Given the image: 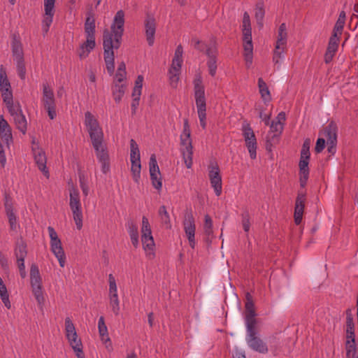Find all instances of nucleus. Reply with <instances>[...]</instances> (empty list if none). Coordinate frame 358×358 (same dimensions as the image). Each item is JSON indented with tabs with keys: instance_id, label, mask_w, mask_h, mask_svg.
<instances>
[{
	"instance_id": "obj_1",
	"label": "nucleus",
	"mask_w": 358,
	"mask_h": 358,
	"mask_svg": "<svg viewBox=\"0 0 358 358\" xmlns=\"http://www.w3.org/2000/svg\"><path fill=\"white\" fill-rule=\"evenodd\" d=\"M124 13L118 10L111 25V31L105 29L103 33V57L106 67L110 76L115 71V56L113 49L120 47L122 37L124 33Z\"/></svg>"
},
{
	"instance_id": "obj_2",
	"label": "nucleus",
	"mask_w": 358,
	"mask_h": 358,
	"mask_svg": "<svg viewBox=\"0 0 358 358\" xmlns=\"http://www.w3.org/2000/svg\"><path fill=\"white\" fill-rule=\"evenodd\" d=\"M86 41L80 45L78 50V55L80 59L86 58L89 53L95 48V19L94 13L88 11L84 24Z\"/></svg>"
},
{
	"instance_id": "obj_3",
	"label": "nucleus",
	"mask_w": 358,
	"mask_h": 358,
	"mask_svg": "<svg viewBox=\"0 0 358 358\" xmlns=\"http://www.w3.org/2000/svg\"><path fill=\"white\" fill-rule=\"evenodd\" d=\"M194 91L200 124L205 129L206 128V103L204 86L202 85V79L200 76L194 80Z\"/></svg>"
},
{
	"instance_id": "obj_4",
	"label": "nucleus",
	"mask_w": 358,
	"mask_h": 358,
	"mask_svg": "<svg viewBox=\"0 0 358 358\" xmlns=\"http://www.w3.org/2000/svg\"><path fill=\"white\" fill-rule=\"evenodd\" d=\"M310 139L306 138L304 140L301 150V156L299 163V182L300 186L303 189L307 183L309 177V159H310Z\"/></svg>"
},
{
	"instance_id": "obj_5",
	"label": "nucleus",
	"mask_w": 358,
	"mask_h": 358,
	"mask_svg": "<svg viewBox=\"0 0 358 358\" xmlns=\"http://www.w3.org/2000/svg\"><path fill=\"white\" fill-rule=\"evenodd\" d=\"M246 341L248 346L254 351L262 354H266L268 348L266 343L259 337L256 329V325L246 327Z\"/></svg>"
},
{
	"instance_id": "obj_6",
	"label": "nucleus",
	"mask_w": 358,
	"mask_h": 358,
	"mask_svg": "<svg viewBox=\"0 0 358 358\" xmlns=\"http://www.w3.org/2000/svg\"><path fill=\"white\" fill-rule=\"evenodd\" d=\"M30 282L32 292L38 304H43L45 301L42 291V279L40 275L38 267L33 264L30 268Z\"/></svg>"
},
{
	"instance_id": "obj_7",
	"label": "nucleus",
	"mask_w": 358,
	"mask_h": 358,
	"mask_svg": "<svg viewBox=\"0 0 358 358\" xmlns=\"http://www.w3.org/2000/svg\"><path fill=\"white\" fill-rule=\"evenodd\" d=\"M85 125L87 128L92 143L97 141H103V133L97 119L91 112L85 113Z\"/></svg>"
},
{
	"instance_id": "obj_8",
	"label": "nucleus",
	"mask_w": 358,
	"mask_h": 358,
	"mask_svg": "<svg viewBox=\"0 0 358 358\" xmlns=\"http://www.w3.org/2000/svg\"><path fill=\"white\" fill-rule=\"evenodd\" d=\"M48 231L50 238V249L52 253L57 258L61 267H64L66 263V255L63 250L61 240L52 227H48Z\"/></svg>"
},
{
	"instance_id": "obj_9",
	"label": "nucleus",
	"mask_w": 358,
	"mask_h": 358,
	"mask_svg": "<svg viewBox=\"0 0 358 358\" xmlns=\"http://www.w3.org/2000/svg\"><path fill=\"white\" fill-rule=\"evenodd\" d=\"M42 103L44 108L48 112L50 119H55L57 116L55 99L53 90L48 83L43 84Z\"/></svg>"
},
{
	"instance_id": "obj_10",
	"label": "nucleus",
	"mask_w": 358,
	"mask_h": 358,
	"mask_svg": "<svg viewBox=\"0 0 358 358\" xmlns=\"http://www.w3.org/2000/svg\"><path fill=\"white\" fill-rule=\"evenodd\" d=\"M103 142V141H97L92 142V144L95 150L96 156L101 164V171L106 174L110 171V164L108 151Z\"/></svg>"
},
{
	"instance_id": "obj_11",
	"label": "nucleus",
	"mask_w": 358,
	"mask_h": 358,
	"mask_svg": "<svg viewBox=\"0 0 358 358\" xmlns=\"http://www.w3.org/2000/svg\"><path fill=\"white\" fill-rule=\"evenodd\" d=\"M286 30L285 24L282 23L278 29V39L273 57V61L275 64H278L282 57L287 44V34Z\"/></svg>"
},
{
	"instance_id": "obj_12",
	"label": "nucleus",
	"mask_w": 358,
	"mask_h": 358,
	"mask_svg": "<svg viewBox=\"0 0 358 358\" xmlns=\"http://www.w3.org/2000/svg\"><path fill=\"white\" fill-rule=\"evenodd\" d=\"M15 256L17 260V267L19 268L20 275L22 278H24L27 275L24 259L27 255V244L22 238L16 242L15 248Z\"/></svg>"
},
{
	"instance_id": "obj_13",
	"label": "nucleus",
	"mask_w": 358,
	"mask_h": 358,
	"mask_svg": "<svg viewBox=\"0 0 358 358\" xmlns=\"http://www.w3.org/2000/svg\"><path fill=\"white\" fill-rule=\"evenodd\" d=\"M243 136L251 159L257 157V139L250 124L245 123L242 127Z\"/></svg>"
},
{
	"instance_id": "obj_14",
	"label": "nucleus",
	"mask_w": 358,
	"mask_h": 358,
	"mask_svg": "<svg viewBox=\"0 0 358 358\" xmlns=\"http://www.w3.org/2000/svg\"><path fill=\"white\" fill-rule=\"evenodd\" d=\"M243 41L244 57L246 64L249 66L252 63L253 44L252 41V29H243Z\"/></svg>"
},
{
	"instance_id": "obj_15",
	"label": "nucleus",
	"mask_w": 358,
	"mask_h": 358,
	"mask_svg": "<svg viewBox=\"0 0 358 358\" xmlns=\"http://www.w3.org/2000/svg\"><path fill=\"white\" fill-rule=\"evenodd\" d=\"M180 151L184 162L187 169L192 166L193 147L192 138L189 136H180Z\"/></svg>"
},
{
	"instance_id": "obj_16",
	"label": "nucleus",
	"mask_w": 358,
	"mask_h": 358,
	"mask_svg": "<svg viewBox=\"0 0 358 358\" xmlns=\"http://www.w3.org/2000/svg\"><path fill=\"white\" fill-rule=\"evenodd\" d=\"M184 230L186 234V236L188 239L190 247L194 249L196 245L195 241V231L196 226L195 222L193 215L189 213H186L185 215V219L183 221Z\"/></svg>"
},
{
	"instance_id": "obj_17",
	"label": "nucleus",
	"mask_w": 358,
	"mask_h": 358,
	"mask_svg": "<svg viewBox=\"0 0 358 358\" xmlns=\"http://www.w3.org/2000/svg\"><path fill=\"white\" fill-rule=\"evenodd\" d=\"M208 176L211 186L213 187L215 194L220 196L222 193V177L218 165L211 164L209 167Z\"/></svg>"
},
{
	"instance_id": "obj_18",
	"label": "nucleus",
	"mask_w": 358,
	"mask_h": 358,
	"mask_svg": "<svg viewBox=\"0 0 358 358\" xmlns=\"http://www.w3.org/2000/svg\"><path fill=\"white\" fill-rule=\"evenodd\" d=\"M306 200V196L305 191L302 189L299 190L295 201L294 215V222L296 225L300 224L302 221Z\"/></svg>"
},
{
	"instance_id": "obj_19",
	"label": "nucleus",
	"mask_w": 358,
	"mask_h": 358,
	"mask_svg": "<svg viewBox=\"0 0 358 358\" xmlns=\"http://www.w3.org/2000/svg\"><path fill=\"white\" fill-rule=\"evenodd\" d=\"M157 174L160 175L159 169L155 155H152L150 159V180L153 187L160 190L162 187V178H157Z\"/></svg>"
},
{
	"instance_id": "obj_20",
	"label": "nucleus",
	"mask_w": 358,
	"mask_h": 358,
	"mask_svg": "<svg viewBox=\"0 0 358 358\" xmlns=\"http://www.w3.org/2000/svg\"><path fill=\"white\" fill-rule=\"evenodd\" d=\"M32 152L38 169L48 178V171L46 167L47 159L45 152L39 148L38 145H36V147H32Z\"/></svg>"
},
{
	"instance_id": "obj_21",
	"label": "nucleus",
	"mask_w": 358,
	"mask_h": 358,
	"mask_svg": "<svg viewBox=\"0 0 358 358\" xmlns=\"http://www.w3.org/2000/svg\"><path fill=\"white\" fill-rule=\"evenodd\" d=\"M145 32L146 40L149 46H152L155 42V35L156 31V21L153 16L147 15L145 21Z\"/></svg>"
},
{
	"instance_id": "obj_22",
	"label": "nucleus",
	"mask_w": 358,
	"mask_h": 358,
	"mask_svg": "<svg viewBox=\"0 0 358 358\" xmlns=\"http://www.w3.org/2000/svg\"><path fill=\"white\" fill-rule=\"evenodd\" d=\"M339 40V36H336V34H332L329 38L327 51L324 55V62L326 64H329L332 61L336 52H337Z\"/></svg>"
},
{
	"instance_id": "obj_23",
	"label": "nucleus",
	"mask_w": 358,
	"mask_h": 358,
	"mask_svg": "<svg viewBox=\"0 0 358 358\" xmlns=\"http://www.w3.org/2000/svg\"><path fill=\"white\" fill-rule=\"evenodd\" d=\"M247 302L245 303V324L246 327H248L250 325H256L257 324V320L255 318L256 317V313L255 310V305L251 299V296L248 294H247Z\"/></svg>"
},
{
	"instance_id": "obj_24",
	"label": "nucleus",
	"mask_w": 358,
	"mask_h": 358,
	"mask_svg": "<svg viewBox=\"0 0 358 358\" xmlns=\"http://www.w3.org/2000/svg\"><path fill=\"white\" fill-rule=\"evenodd\" d=\"M55 2L54 0H44L45 13L46 17L43 20V24L46 27L45 31H48L52 22Z\"/></svg>"
},
{
	"instance_id": "obj_25",
	"label": "nucleus",
	"mask_w": 358,
	"mask_h": 358,
	"mask_svg": "<svg viewBox=\"0 0 358 358\" xmlns=\"http://www.w3.org/2000/svg\"><path fill=\"white\" fill-rule=\"evenodd\" d=\"M337 125L334 121H331L324 128L323 134L327 138V143H337Z\"/></svg>"
},
{
	"instance_id": "obj_26",
	"label": "nucleus",
	"mask_w": 358,
	"mask_h": 358,
	"mask_svg": "<svg viewBox=\"0 0 358 358\" xmlns=\"http://www.w3.org/2000/svg\"><path fill=\"white\" fill-rule=\"evenodd\" d=\"M206 55L208 57L207 65L208 67L209 74L211 76H215L217 70V50L208 48L206 50Z\"/></svg>"
},
{
	"instance_id": "obj_27",
	"label": "nucleus",
	"mask_w": 358,
	"mask_h": 358,
	"mask_svg": "<svg viewBox=\"0 0 358 358\" xmlns=\"http://www.w3.org/2000/svg\"><path fill=\"white\" fill-rule=\"evenodd\" d=\"M0 136L7 144L12 141L11 128L3 115L0 117Z\"/></svg>"
},
{
	"instance_id": "obj_28",
	"label": "nucleus",
	"mask_w": 358,
	"mask_h": 358,
	"mask_svg": "<svg viewBox=\"0 0 358 358\" xmlns=\"http://www.w3.org/2000/svg\"><path fill=\"white\" fill-rule=\"evenodd\" d=\"M141 241L144 250L147 252V256L152 259L155 256L154 248L155 242L152 235H142Z\"/></svg>"
},
{
	"instance_id": "obj_29",
	"label": "nucleus",
	"mask_w": 358,
	"mask_h": 358,
	"mask_svg": "<svg viewBox=\"0 0 358 358\" xmlns=\"http://www.w3.org/2000/svg\"><path fill=\"white\" fill-rule=\"evenodd\" d=\"M11 48L15 60L24 59V53L21 41L20 39L17 38L15 35L13 36V38Z\"/></svg>"
},
{
	"instance_id": "obj_30",
	"label": "nucleus",
	"mask_w": 358,
	"mask_h": 358,
	"mask_svg": "<svg viewBox=\"0 0 358 358\" xmlns=\"http://www.w3.org/2000/svg\"><path fill=\"white\" fill-rule=\"evenodd\" d=\"M280 135L279 133L273 134L272 132H268L266 137V144L265 148L267 152H271L273 148H275L280 141Z\"/></svg>"
},
{
	"instance_id": "obj_31",
	"label": "nucleus",
	"mask_w": 358,
	"mask_h": 358,
	"mask_svg": "<svg viewBox=\"0 0 358 358\" xmlns=\"http://www.w3.org/2000/svg\"><path fill=\"white\" fill-rule=\"evenodd\" d=\"M126 85L124 84L113 83L112 86V93L114 100L119 103L124 94Z\"/></svg>"
},
{
	"instance_id": "obj_32",
	"label": "nucleus",
	"mask_w": 358,
	"mask_h": 358,
	"mask_svg": "<svg viewBox=\"0 0 358 358\" xmlns=\"http://www.w3.org/2000/svg\"><path fill=\"white\" fill-rule=\"evenodd\" d=\"M98 329L101 340L106 343L107 342L110 343V338L108 334V329L104 322V317L101 316L98 322ZM111 343H110V345Z\"/></svg>"
},
{
	"instance_id": "obj_33",
	"label": "nucleus",
	"mask_w": 358,
	"mask_h": 358,
	"mask_svg": "<svg viewBox=\"0 0 358 358\" xmlns=\"http://www.w3.org/2000/svg\"><path fill=\"white\" fill-rule=\"evenodd\" d=\"M65 331L68 341L78 338L75 326L69 317L65 319Z\"/></svg>"
},
{
	"instance_id": "obj_34",
	"label": "nucleus",
	"mask_w": 358,
	"mask_h": 358,
	"mask_svg": "<svg viewBox=\"0 0 358 358\" xmlns=\"http://www.w3.org/2000/svg\"><path fill=\"white\" fill-rule=\"evenodd\" d=\"M258 87L261 96L264 102L270 101L271 96L266 83L262 78L258 79Z\"/></svg>"
},
{
	"instance_id": "obj_35",
	"label": "nucleus",
	"mask_w": 358,
	"mask_h": 358,
	"mask_svg": "<svg viewBox=\"0 0 358 358\" xmlns=\"http://www.w3.org/2000/svg\"><path fill=\"white\" fill-rule=\"evenodd\" d=\"M13 119L16 128L23 134H25L27 129V122L22 112L13 117Z\"/></svg>"
},
{
	"instance_id": "obj_36",
	"label": "nucleus",
	"mask_w": 358,
	"mask_h": 358,
	"mask_svg": "<svg viewBox=\"0 0 358 358\" xmlns=\"http://www.w3.org/2000/svg\"><path fill=\"white\" fill-rule=\"evenodd\" d=\"M346 358H358L355 341H345Z\"/></svg>"
},
{
	"instance_id": "obj_37",
	"label": "nucleus",
	"mask_w": 358,
	"mask_h": 358,
	"mask_svg": "<svg viewBox=\"0 0 358 358\" xmlns=\"http://www.w3.org/2000/svg\"><path fill=\"white\" fill-rule=\"evenodd\" d=\"M345 18L346 16L345 11H341L339 14L338 19L334 27L333 34H336V36L341 35L345 22Z\"/></svg>"
},
{
	"instance_id": "obj_38",
	"label": "nucleus",
	"mask_w": 358,
	"mask_h": 358,
	"mask_svg": "<svg viewBox=\"0 0 358 358\" xmlns=\"http://www.w3.org/2000/svg\"><path fill=\"white\" fill-rule=\"evenodd\" d=\"M130 160L141 161L138 145L134 139L130 140Z\"/></svg>"
},
{
	"instance_id": "obj_39",
	"label": "nucleus",
	"mask_w": 358,
	"mask_h": 358,
	"mask_svg": "<svg viewBox=\"0 0 358 358\" xmlns=\"http://www.w3.org/2000/svg\"><path fill=\"white\" fill-rule=\"evenodd\" d=\"M73 213V220L76 222V227L78 230L81 229L83 227V213L81 210V206L71 208Z\"/></svg>"
},
{
	"instance_id": "obj_40",
	"label": "nucleus",
	"mask_w": 358,
	"mask_h": 358,
	"mask_svg": "<svg viewBox=\"0 0 358 358\" xmlns=\"http://www.w3.org/2000/svg\"><path fill=\"white\" fill-rule=\"evenodd\" d=\"M159 215L160 216L162 223L166 226V228L171 229V224L170 217L165 206H162L159 207Z\"/></svg>"
},
{
	"instance_id": "obj_41",
	"label": "nucleus",
	"mask_w": 358,
	"mask_h": 358,
	"mask_svg": "<svg viewBox=\"0 0 358 358\" xmlns=\"http://www.w3.org/2000/svg\"><path fill=\"white\" fill-rule=\"evenodd\" d=\"M69 206L71 208L81 206L78 190L74 187L70 192Z\"/></svg>"
},
{
	"instance_id": "obj_42",
	"label": "nucleus",
	"mask_w": 358,
	"mask_h": 358,
	"mask_svg": "<svg viewBox=\"0 0 358 358\" xmlns=\"http://www.w3.org/2000/svg\"><path fill=\"white\" fill-rule=\"evenodd\" d=\"M131 171L132 173L133 179L136 182H138L141 177V161H133L131 162Z\"/></svg>"
},
{
	"instance_id": "obj_43",
	"label": "nucleus",
	"mask_w": 358,
	"mask_h": 358,
	"mask_svg": "<svg viewBox=\"0 0 358 358\" xmlns=\"http://www.w3.org/2000/svg\"><path fill=\"white\" fill-rule=\"evenodd\" d=\"M110 305L112 308V310L115 315H117L120 312V306L117 293H114L110 296Z\"/></svg>"
},
{
	"instance_id": "obj_44",
	"label": "nucleus",
	"mask_w": 358,
	"mask_h": 358,
	"mask_svg": "<svg viewBox=\"0 0 358 358\" xmlns=\"http://www.w3.org/2000/svg\"><path fill=\"white\" fill-rule=\"evenodd\" d=\"M204 232L208 237L213 234V220L208 215H206L204 217Z\"/></svg>"
},
{
	"instance_id": "obj_45",
	"label": "nucleus",
	"mask_w": 358,
	"mask_h": 358,
	"mask_svg": "<svg viewBox=\"0 0 358 358\" xmlns=\"http://www.w3.org/2000/svg\"><path fill=\"white\" fill-rule=\"evenodd\" d=\"M250 216L248 210H245L241 214V223L243 230L248 232L250 228Z\"/></svg>"
},
{
	"instance_id": "obj_46",
	"label": "nucleus",
	"mask_w": 358,
	"mask_h": 358,
	"mask_svg": "<svg viewBox=\"0 0 358 358\" xmlns=\"http://www.w3.org/2000/svg\"><path fill=\"white\" fill-rule=\"evenodd\" d=\"M129 236H138V228L133 220H129L126 224Z\"/></svg>"
},
{
	"instance_id": "obj_47",
	"label": "nucleus",
	"mask_w": 358,
	"mask_h": 358,
	"mask_svg": "<svg viewBox=\"0 0 358 358\" xmlns=\"http://www.w3.org/2000/svg\"><path fill=\"white\" fill-rule=\"evenodd\" d=\"M345 326L346 340L354 342L355 341V324L349 322H346Z\"/></svg>"
},
{
	"instance_id": "obj_48",
	"label": "nucleus",
	"mask_w": 358,
	"mask_h": 358,
	"mask_svg": "<svg viewBox=\"0 0 358 358\" xmlns=\"http://www.w3.org/2000/svg\"><path fill=\"white\" fill-rule=\"evenodd\" d=\"M6 107L9 113L11 116H13V117L22 112L21 106L19 102L15 103L12 102L11 104L6 105Z\"/></svg>"
},
{
	"instance_id": "obj_49",
	"label": "nucleus",
	"mask_w": 358,
	"mask_h": 358,
	"mask_svg": "<svg viewBox=\"0 0 358 358\" xmlns=\"http://www.w3.org/2000/svg\"><path fill=\"white\" fill-rule=\"evenodd\" d=\"M6 213L8 219L10 229L15 230L17 227V217L14 213V209L6 210Z\"/></svg>"
},
{
	"instance_id": "obj_50",
	"label": "nucleus",
	"mask_w": 358,
	"mask_h": 358,
	"mask_svg": "<svg viewBox=\"0 0 358 358\" xmlns=\"http://www.w3.org/2000/svg\"><path fill=\"white\" fill-rule=\"evenodd\" d=\"M16 62L17 74L22 80H24L26 76V68L24 59H17Z\"/></svg>"
},
{
	"instance_id": "obj_51",
	"label": "nucleus",
	"mask_w": 358,
	"mask_h": 358,
	"mask_svg": "<svg viewBox=\"0 0 358 358\" xmlns=\"http://www.w3.org/2000/svg\"><path fill=\"white\" fill-rule=\"evenodd\" d=\"M142 235H152L151 227L148 221V219L143 216L142 218Z\"/></svg>"
},
{
	"instance_id": "obj_52",
	"label": "nucleus",
	"mask_w": 358,
	"mask_h": 358,
	"mask_svg": "<svg viewBox=\"0 0 358 358\" xmlns=\"http://www.w3.org/2000/svg\"><path fill=\"white\" fill-rule=\"evenodd\" d=\"M1 96L3 99V102L6 103V105L11 104L12 102H13V93L11 90H1Z\"/></svg>"
},
{
	"instance_id": "obj_53",
	"label": "nucleus",
	"mask_w": 358,
	"mask_h": 358,
	"mask_svg": "<svg viewBox=\"0 0 358 358\" xmlns=\"http://www.w3.org/2000/svg\"><path fill=\"white\" fill-rule=\"evenodd\" d=\"M80 186L82 189L83 194L85 196H87L89 193V187L87 185V180L84 176H79Z\"/></svg>"
},
{
	"instance_id": "obj_54",
	"label": "nucleus",
	"mask_w": 358,
	"mask_h": 358,
	"mask_svg": "<svg viewBox=\"0 0 358 358\" xmlns=\"http://www.w3.org/2000/svg\"><path fill=\"white\" fill-rule=\"evenodd\" d=\"M270 127L271 131L269 132H272L273 134L279 133V134L281 135L283 130L282 124H280L273 120L271 122Z\"/></svg>"
},
{
	"instance_id": "obj_55",
	"label": "nucleus",
	"mask_w": 358,
	"mask_h": 358,
	"mask_svg": "<svg viewBox=\"0 0 358 358\" xmlns=\"http://www.w3.org/2000/svg\"><path fill=\"white\" fill-rule=\"evenodd\" d=\"M169 80L173 87H176L179 80L180 72L169 71Z\"/></svg>"
},
{
	"instance_id": "obj_56",
	"label": "nucleus",
	"mask_w": 358,
	"mask_h": 358,
	"mask_svg": "<svg viewBox=\"0 0 358 358\" xmlns=\"http://www.w3.org/2000/svg\"><path fill=\"white\" fill-rule=\"evenodd\" d=\"M264 17V10L262 7H257L255 9V17L257 23L262 26V20Z\"/></svg>"
},
{
	"instance_id": "obj_57",
	"label": "nucleus",
	"mask_w": 358,
	"mask_h": 358,
	"mask_svg": "<svg viewBox=\"0 0 358 358\" xmlns=\"http://www.w3.org/2000/svg\"><path fill=\"white\" fill-rule=\"evenodd\" d=\"M4 207L5 211L14 209L13 205V199L6 192L4 194Z\"/></svg>"
},
{
	"instance_id": "obj_58",
	"label": "nucleus",
	"mask_w": 358,
	"mask_h": 358,
	"mask_svg": "<svg viewBox=\"0 0 358 358\" xmlns=\"http://www.w3.org/2000/svg\"><path fill=\"white\" fill-rule=\"evenodd\" d=\"M109 280V292L110 295L114 293H117V285L115 279L112 274H110L108 276Z\"/></svg>"
},
{
	"instance_id": "obj_59",
	"label": "nucleus",
	"mask_w": 358,
	"mask_h": 358,
	"mask_svg": "<svg viewBox=\"0 0 358 358\" xmlns=\"http://www.w3.org/2000/svg\"><path fill=\"white\" fill-rule=\"evenodd\" d=\"M325 147V140L322 138H319L317 140L316 145L315 147V151L316 153L321 152Z\"/></svg>"
},
{
	"instance_id": "obj_60",
	"label": "nucleus",
	"mask_w": 358,
	"mask_h": 358,
	"mask_svg": "<svg viewBox=\"0 0 358 358\" xmlns=\"http://www.w3.org/2000/svg\"><path fill=\"white\" fill-rule=\"evenodd\" d=\"M180 136H189L191 137V131L189 125L188 119L184 120L183 130Z\"/></svg>"
},
{
	"instance_id": "obj_61",
	"label": "nucleus",
	"mask_w": 358,
	"mask_h": 358,
	"mask_svg": "<svg viewBox=\"0 0 358 358\" xmlns=\"http://www.w3.org/2000/svg\"><path fill=\"white\" fill-rule=\"evenodd\" d=\"M126 76H127V72L122 73V72L117 71L113 83H117L122 84V82H123V80L124 79H126Z\"/></svg>"
},
{
	"instance_id": "obj_62",
	"label": "nucleus",
	"mask_w": 358,
	"mask_h": 358,
	"mask_svg": "<svg viewBox=\"0 0 358 358\" xmlns=\"http://www.w3.org/2000/svg\"><path fill=\"white\" fill-rule=\"evenodd\" d=\"M251 29L250 15L247 12L243 14V29Z\"/></svg>"
},
{
	"instance_id": "obj_63",
	"label": "nucleus",
	"mask_w": 358,
	"mask_h": 358,
	"mask_svg": "<svg viewBox=\"0 0 358 358\" xmlns=\"http://www.w3.org/2000/svg\"><path fill=\"white\" fill-rule=\"evenodd\" d=\"M69 343L73 348V351L76 350L78 348H80V347H83L81 340L78 338L76 339H71V341H69Z\"/></svg>"
},
{
	"instance_id": "obj_64",
	"label": "nucleus",
	"mask_w": 358,
	"mask_h": 358,
	"mask_svg": "<svg viewBox=\"0 0 358 358\" xmlns=\"http://www.w3.org/2000/svg\"><path fill=\"white\" fill-rule=\"evenodd\" d=\"M194 48L201 52H203L204 50L206 51V50L208 48L204 43L199 40L195 41Z\"/></svg>"
}]
</instances>
